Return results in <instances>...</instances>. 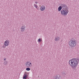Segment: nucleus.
I'll return each instance as SVG.
<instances>
[{
  "instance_id": "0eeeda50",
  "label": "nucleus",
  "mask_w": 79,
  "mask_h": 79,
  "mask_svg": "<svg viewBox=\"0 0 79 79\" xmlns=\"http://www.w3.org/2000/svg\"><path fill=\"white\" fill-rule=\"evenodd\" d=\"M45 9V7L44 6H41L40 8L41 11H44Z\"/></svg>"
},
{
  "instance_id": "423d86ee",
  "label": "nucleus",
  "mask_w": 79,
  "mask_h": 79,
  "mask_svg": "<svg viewBox=\"0 0 79 79\" xmlns=\"http://www.w3.org/2000/svg\"><path fill=\"white\" fill-rule=\"evenodd\" d=\"M21 32H24L26 29V26L24 25H23L21 27Z\"/></svg>"
},
{
  "instance_id": "ddd939ff",
  "label": "nucleus",
  "mask_w": 79,
  "mask_h": 79,
  "mask_svg": "<svg viewBox=\"0 0 79 79\" xmlns=\"http://www.w3.org/2000/svg\"><path fill=\"white\" fill-rule=\"evenodd\" d=\"M53 79H58V76H56L53 78Z\"/></svg>"
},
{
  "instance_id": "a211bd4d",
  "label": "nucleus",
  "mask_w": 79,
  "mask_h": 79,
  "mask_svg": "<svg viewBox=\"0 0 79 79\" xmlns=\"http://www.w3.org/2000/svg\"><path fill=\"white\" fill-rule=\"evenodd\" d=\"M6 60V58H4V61H5V60Z\"/></svg>"
},
{
  "instance_id": "39448f33",
  "label": "nucleus",
  "mask_w": 79,
  "mask_h": 79,
  "mask_svg": "<svg viewBox=\"0 0 79 79\" xmlns=\"http://www.w3.org/2000/svg\"><path fill=\"white\" fill-rule=\"evenodd\" d=\"M25 66L27 68H30V67H32V65L31 61H28L25 63Z\"/></svg>"
},
{
  "instance_id": "f03ea898",
  "label": "nucleus",
  "mask_w": 79,
  "mask_h": 79,
  "mask_svg": "<svg viewBox=\"0 0 79 79\" xmlns=\"http://www.w3.org/2000/svg\"><path fill=\"white\" fill-rule=\"evenodd\" d=\"M69 45L71 47H74L77 45V43L76 40H71L69 41Z\"/></svg>"
},
{
  "instance_id": "1a4fd4ad",
  "label": "nucleus",
  "mask_w": 79,
  "mask_h": 79,
  "mask_svg": "<svg viewBox=\"0 0 79 79\" xmlns=\"http://www.w3.org/2000/svg\"><path fill=\"white\" fill-rule=\"evenodd\" d=\"M61 9H62V7L61 6H60L58 8V10L59 11H60L61 10Z\"/></svg>"
},
{
  "instance_id": "6e6552de",
  "label": "nucleus",
  "mask_w": 79,
  "mask_h": 79,
  "mask_svg": "<svg viewBox=\"0 0 79 79\" xmlns=\"http://www.w3.org/2000/svg\"><path fill=\"white\" fill-rule=\"evenodd\" d=\"M60 37H58V36H56L55 38V41H58L60 40Z\"/></svg>"
},
{
  "instance_id": "4468645a",
  "label": "nucleus",
  "mask_w": 79,
  "mask_h": 79,
  "mask_svg": "<svg viewBox=\"0 0 79 79\" xmlns=\"http://www.w3.org/2000/svg\"><path fill=\"white\" fill-rule=\"evenodd\" d=\"M41 41H42V40H41V39H39L38 40V42H41Z\"/></svg>"
},
{
  "instance_id": "2eb2a0df",
  "label": "nucleus",
  "mask_w": 79,
  "mask_h": 79,
  "mask_svg": "<svg viewBox=\"0 0 79 79\" xmlns=\"http://www.w3.org/2000/svg\"><path fill=\"white\" fill-rule=\"evenodd\" d=\"M4 64H6V65L7 64V61H4Z\"/></svg>"
},
{
  "instance_id": "20e7f679",
  "label": "nucleus",
  "mask_w": 79,
  "mask_h": 79,
  "mask_svg": "<svg viewBox=\"0 0 79 79\" xmlns=\"http://www.w3.org/2000/svg\"><path fill=\"white\" fill-rule=\"evenodd\" d=\"M10 45V41L8 40H6L4 43V45L2 46V48H6V47Z\"/></svg>"
},
{
  "instance_id": "dca6fc26",
  "label": "nucleus",
  "mask_w": 79,
  "mask_h": 79,
  "mask_svg": "<svg viewBox=\"0 0 79 79\" xmlns=\"http://www.w3.org/2000/svg\"><path fill=\"white\" fill-rule=\"evenodd\" d=\"M58 79H61V77H58L57 78Z\"/></svg>"
},
{
  "instance_id": "f8f14e48",
  "label": "nucleus",
  "mask_w": 79,
  "mask_h": 79,
  "mask_svg": "<svg viewBox=\"0 0 79 79\" xmlns=\"http://www.w3.org/2000/svg\"><path fill=\"white\" fill-rule=\"evenodd\" d=\"M26 71H30V70H31V69L30 68L28 67L26 69Z\"/></svg>"
},
{
  "instance_id": "f3484780",
  "label": "nucleus",
  "mask_w": 79,
  "mask_h": 79,
  "mask_svg": "<svg viewBox=\"0 0 79 79\" xmlns=\"http://www.w3.org/2000/svg\"><path fill=\"white\" fill-rule=\"evenodd\" d=\"M35 4H37L38 2H35Z\"/></svg>"
},
{
  "instance_id": "7ed1b4c3",
  "label": "nucleus",
  "mask_w": 79,
  "mask_h": 79,
  "mask_svg": "<svg viewBox=\"0 0 79 79\" xmlns=\"http://www.w3.org/2000/svg\"><path fill=\"white\" fill-rule=\"evenodd\" d=\"M68 10L67 9H66L64 10H62L61 11V13L62 15L66 16V15H67V14L68 13Z\"/></svg>"
},
{
  "instance_id": "9d476101",
  "label": "nucleus",
  "mask_w": 79,
  "mask_h": 79,
  "mask_svg": "<svg viewBox=\"0 0 79 79\" xmlns=\"http://www.w3.org/2000/svg\"><path fill=\"white\" fill-rule=\"evenodd\" d=\"M27 78V75L26 74H24V76L23 77V79H26Z\"/></svg>"
},
{
  "instance_id": "9b49d317",
  "label": "nucleus",
  "mask_w": 79,
  "mask_h": 79,
  "mask_svg": "<svg viewBox=\"0 0 79 79\" xmlns=\"http://www.w3.org/2000/svg\"><path fill=\"white\" fill-rule=\"evenodd\" d=\"M34 6H35V8H36V9H37V10H38V8H37V5H36L35 4H34Z\"/></svg>"
},
{
  "instance_id": "f257e3e1",
  "label": "nucleus",
  "mask_w": 79,
  "mask_h": 79,
  "mask_svg": "<svg viewBox=\"0 0 79 79\" xmlns=\"http://www.w3.org/2000/svg\"><path fill=\"white\" fill-rule=\"evenodd\" d=\"M79 60L78 59L74 58L69 60L68 63L72 69H74L77 68L79 64Z\"/></svg>"
}]
</instances>
